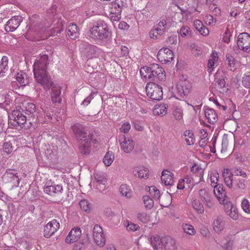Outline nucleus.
Listing matches in <instances>:
<instances>
[{"mask_svg":"<svg viewBox=\"0 0 250 250\" xmlns=\"http://www.w3.org/2000/svg\"><path fill=\"white\" fill-rule=\"evenodd\" d=\"M48 64V56L42 55L36 59L33 65V72L35 79L45 90L52 87L51 99L54 103H61L62 102L61 87L53 83L51 78L48 75L46 71Z\"/></svg>","mask_w":250,"mask_h":250,"instance_id":"1","label":"nucleus"},{"mask_svg":"<svg viewBox=\"0 0 250 250\" xmlns=\"http://www.w3.org/2000/svg\"><path fill=\"white\" fill-rule=\"evenodd\" d=\"M72 129L76 139L80 145L79 150L82 154L87 155L90 151L91 141L92 135L87 133L85 128L81 124L74 125Z\"/></svg>","mask_w":250,"mask_h":250,"instance_id":"2","label":"nucleus"},{"mask_svg":"<svg viewBox=\"0 0 250 250\" xmlns=\"http://www.w3.org/2000/svg\"><path fill=\"white\" fill-rule=\"evenodd\" d=\"M140 73L145 78L157 83L163 82L166 78L163 68L156 63L151 64L149 66L142 67Z\"/></svg>","mask_w":250,"mask_h":250,"instance_id":"3","label":"nucleus"},{"mask_svg":"<svg viewBox=\"0 0 250 250\" xmlns=\"http://www.w3.org/2000/svg\"><path fill=\"white\" fill-rule=\"evenodd\" d=\"M90 37L97 41H106L109 39L110 33L107 24L104 21H98L94 23L90 29Z\"/></svg>","mask_w":250,"mask_h":250,"instance_id":"4","label":"nucleus"},{"mask_svg":"<svg viewBox=\"0 0 250 250\" xmlns=\"http://www.w3.org/2000/svg\"><path fill=\"white\" fill-rule=\"evenodd\" d=\"M222 175L226 185L230 188H232V178L238 176L246 177L247 176L246 172L242 169L236 167L231 168L230 172L229 169L224 170Z\"/></svg>","mask_w":250,"mask_h":250,"instance_id":"5","label":"nucleus"},{"mask_svg":"<svg viewBox=\"0 0 250 250\" xmlns=\"http://www.w3.org/2000/svg\"><path fill=\"white\" fill-rule=\"evenodd\" d=\"M146 95L152 100L160 101L162 99L163 92L162 87L154 82L148 83L146 86Z\"/></svg>","mask_w":250,"mask_h":250,"instance_id":"6","label":"nucleus"},{"mask_svg":"<svg viewBox=\"0 0 250 250\" xmlns=\"http://www.w3.org/2000/svg\"><path fill=\"white\" fill-rule=\"evenodd\" d=\"M2 178L6 183H11L12 188H17L19 186L20 179L17 170L12 169H7Z\"/></svg>","mask_w":250,"mask_h":250,"instance_id":"7","label":"nucleus"},{"mask_svg":"<svg viewBox=\"0 0 250 250\" xmlns=\"http://www.w3.org/2000/svg\"><path fill=\"white\" fill-rule=\"evenodd\" d=\"M93 236L94 241L100 247H103L106 242V238L102 228L99 225H95L93 229Z\"/></svg>","mask_w":250,"mask_h":250,"instance_id":"8","label":"nucleus"},{"mask_svg":"<svg viewBox=\"0 0 250 250\" xmlns=\"http://www.w3.org/2000/svg\"><path fill=\"white\" fill-rule=\"evenodd\" d=\"M44 192L52 196H61L63 191V188L62 185L58 184L55 182L48 183L44 186L43 188Z\"/></svg>","mask_w":250,"mask_h":250,"instance_id":"9","label":"nucleus"},{"mask_svg":"<svg viewBox=\"0 0 250 250\" xmlns=\"http://www.w3.org/2000/svg\"><path fill=\"white\" fill-rule=\"evenodd\" d=\"M237 46L244 52L250 51V36L247 33H242L238 37Z\"/></svg>","mask_w":250,"mask_h":250,"instance_id":"10","label":"nucleus"},{"mask_svg":"<svg viewBox=\"0 0 250 250\" xmlns=\"http://www.w3.org/2000/svg\"><path fill=\"white\" fill-rule=\"evenodd\" d=\"M12 118L13 119H10V123L15 127L21 126L26 122V120H28L27 117L18 110H14L13 111Z\"/></svg>","mask_w":250,"mask_h":250,"instance_id":"11","label":"nucleus"},{"mask_svg":"<svg viewBox=\"0 0 250 250\" xmlns=\"http://www.w3.org/2000/svg\"><path fill=\"white\" fill-rule=\"evenodd\" d=\"M60 223L56 219H53L48 223L44 227V236L49 238L59 229Z\"/></svg>","mask_w":250,"mask_h":250,"instance_id":"12","label":"nucleus"},{"mask_svg":"<svg viewBox=\"0 0 250 250\" xmlns=\"http://www.w3.org/2000/svg\"><path fill=\"white\" fill-rule=\"evenodd\" d=\"M81 48L88 59L96 57L99 53V49L94 45L83 43L82 45Z\"/></svg>","mask_w":250,"mask_h":250,"instance_id":"13","label":"nucleus"},{"mask_svg":"<svg viewBox=\"0 0 250 250\" xmlns=\"http://www.w3.org/2000/svg\"><path fill=\"white\" fill-rule=\"evenodd\" d=\"M119 142L121 148L125 153H129L134 149L135 144L131 139L126 138L123 135L120 137Z\"/></svg>","mask_w":250,"mask_h":250,"instance_id":"14","label":"nucleus"},{"mask_svg":"<svg viewBox=\"0 0 250 250\" xmlns=\"http://www.w3.org/2000/svg\"><path fill=\"white\" fill-rule=\"evenodd\" d=\"M191 83L187 80L180 81L177 85V90L181 97L187 96L191 91Z\"/></svg>","mask_w":250,"mask_h":250,"instance_id":"15","label":"nucleus"},{"mask_svg":"<svg viewBox=\"0 0 250 250\" xmlns=\"http://www.w3.org/2000/svg\"><path fill=\"white\" fill-rule=\"evenodd\" d=\"M22 21V18L21 16L12 17L5 25V30L7 32H13L15 31L20 25Z\"/></svg>","mask_w":250,"mask_h":250,"instance_id":"16","label":"nucleus"},{"mask_svg":"<svg viewBox=\"0 0 250 250\" xmlns=\"http://www.w3.org/2000/svg\"><path fill=\"white\" fill-rule=\"evenodd\" d=\"M157 58L161 62H170L173 58L172 52L168 48H163L158 51Z\"/></svg>","mask_w":250,"mask_h":250,"instance_id":"17","label":"nucleus"},{"mask_svg":"<svg viewBox=\"0 0 250 250\" xmlns=\"http://www.w3.org/2000/svg\"><path fill=\"white\" fill-rule=\"evenodd\" d=\"M22 111L27 115L28 121H30L31 119L32 121L34 120L36 115V106L33 103H25Z\"/></svg>","mask_w":250,"mask_h":250,"instance_id":"18","label":"nucleus"},{"mask_svg":"<svg viewBox=\"0 0 250 250\" xmlns=\"http://www.w3.org/2000/svg\"><path fill=\"white\" fill-rule=\"evenodd\" d=\"M82 235L81 230L79 228L71 229L65 239L66 243L71 244L76 242Z\"/></svg>","mask_w":250,"mask_h":250,"instance_id":"19","label":"nucleus"},{"mask_svg":"<svg viewBox=\"0 0 250 250\" xmlns=\"http://www.w3.org/2000/svg\"><path fill=\"white\" fill-rule=\"evenodd\" d=\"M162 245L165 250H178L175 240L169 236L163 237Z\"/></svg>","mask_w":250,"mask_h":250,"instance_id":"20","label":"nucleus"},{"mask_svg":"<svg viewBox=\"0 0 250 250\" xmlns=\"http://www.w3.org/2000/svg\"><path fill=\"white\" fill-rule=\"evenodd\" d=\"M132 173L135 177L141 179H147L149 176V170L148 168L144 166H139L134 167Z\"/></svg>","mask_w":250,"mask_h":250,"instance_id":"21","label":"nucleus"},{"mask_svg":"<svg viewBox=\"0 0 250 250\" xmlns=\"http://www.w3.org/2000/svg\"><path fill=\"white\" fill-rule=\"evenodd\" d=\"M225 223L224 218L222 216H218L214 219L213 223V228L214 230L219 233L221 232L224 229Z\"/></svg>","mask_w":250,"mask_h":250,"instance_id":"22","label":"nucleus"},{"mask_svg":"<svg viewBox=\"0 0 250 250\" xmlns=\"http://www.w3.org/2000/svg\"><path fill=\"white\" fill-rule=\"evenodd\" d=\"M173 174L168 170H163L162 172L161 180L166 186H171L173 183Z\"/></svg>","mask_w":250,"mask_h":250,"instance_id":"23","label":"nucleus"},{"mask_svg":"<svg viewBox=\"0 0 250 250\" xmlns=\"http://www.w3.org/2000/svg\"><path fill=\"white\" fill-rule=\"evenodd\" d=\"M127 6V0H116L114 2L111 3L110 8L113 11L116 10L119 12H122L123 9Z\"/></svg>","mask_w":250,"mask_h":250,"instance_id":"24","label":"nucleus"},{"mask_svg":"<svg viewBox=\"0 0 250 250\" xmlns=\"http://www.w3.org/2000/svg\"><path fill=\"white\" fill-rule=\"evenodd\" d=\"M65 24V21L62 20L61 18L58 19L56 23L53 28L51 29V34L52 36L57 35L60 34L64 29V25Z\"/></svg>","mask_w":250,"mask_h":250,"instance_id":"25","label":"nucleus"},{"mask_svg":"<svg viewBox=\"0 0 250 250\" xmlns=\"http://www.w3.org/2000/svg\"><path fill=\"white\" fill-rule=\"evenodd\" d=\"M205 115L208 123L213 124L218 120L217 115L215 110L210 108H208L205 111Z\"/></svg>","mask_w":250,"mask_h":250,"instance_id":"26","label":"nucleus"},{"mask_svg":"<svg viewBox=\"0 0 250 250\" xmlns=\"http://www.w3.org/2000/svg\"><path fill=\"white\" fill-rule=\"evenodd\" d=\"M45 29H44L42 27H41L40 26V25L39 23H32L28 26L27 33L28 34H31L33 33L36 34H39L45 31Z\"/></svg>","mask_w":250,"mask_h":250,"instance_id":"27","label":"nucleus"},{"mask_svg":"<svg viewBox=\"0 0 250 250\" xmlns=\"http://www.w3.org/2000/svg\"><path fill=\"white\" fill-rule=\"evenodd\" d=\"M214 188V193L215 195L219 199V201L221 199L224 200L226 197V192L224 189V187L222 184H218Z\"/></svg>","mask_w":250,"mask_h":250,"instance_id":"28","label":"nucleus"},{"mask_svg":"<svg viewBox=\"0 0 250 250\" xmlns=\"http://www.w3.org/2000/svg\"><path fill=\"white\" fill-rule=\"evenodd\" d=\"M191 171L192 172L193 174H195V175H193V176H195V177L197 176L196 174H199V181L198 182H195V184H192L191 185V187L190 186H188V188H192L195 184H197L198 182H200V181H202L203 179V172L204 170L203 169H202L201 167H198L197 165L195 164L194 165L191 167L190 169Z\"/></svg>","mask_w":250,"mask_h":250,"instance_id":"29","label":"nucleus"},{"mask_svg":"<svg viewBox=\"0 0 250 250\" xmlns=\"http://www.w3.org/2000/svg\"><path fill=\"white\" fill-rule=\"evenodd\" d=\"M225 63L226 65H228L227 69L228 70L231 71H234L235 70L236 60L231 55L227 54L226 55V60Z\"/></svg>","mask_w":250,"mask_h":250,"instance_id":"30","label":"nucleus"},{"mask_svg":"<svg viewBox=\"0 0 250 250\" xmlns=\"http://www.w3.org/2000/svg\"><path fill=\"white\" fill-rule=\"evenodd\" d=\"M162 240L163 237L161 238L158 236H153L150 238V243L154 250H159L163 248Z\"/></svg>","mask_w":250,"mask_h":250,"instance_id":"31","label":"nucleus"},{"mask_svg":"<svg viewBox=\"0 0 250 250\" xmlns=\"http://www.w3.org/2000/svg\"><path fill=\"white\" fill-rule=\"evenodd\" d=\"M67 34L71 39H75L79 36V33L76 24L70 23L67 28Z\"/></svg>","mask_w":250,"mask_h":250,"instance_id":"32","label":"nucleus"},{"mask_svg":"<svg viewBox=\"0 0 250 250\" xmlns=\"http://www.w3.org/2000/svg\"><path fill=\"white\" fill-rule=\"evenodd\" d=\"M16 79L21 86H24L29 83V79L27 75L23 72L18 73L16 76Z\"/></svg>","mask_w":250,"mask_h":250,"instance_id":"33","label":"nucleus"},{"mask_svg":"<svg viewBox=\"0 0 250 250\" xmlns=\"http://www.w3.org/2000/svg\"><path fill=\"white\" fill-rule=\"evenodd\" d=\"M96 184L95 185L96 188L99 190H104L105 188V183L106 182L105 178L103 176L96 174L94 176Z\"/></svg>","mask_w":250,"mask_h":250,"instance_id":"34","label":"nucleus"},{"mask_svg":"<svg viewBox=\"0 0 250 250\" xmlns=\"http://www.w3.org/2000/svg\"><path fill=\"white\" fill-rule=\"evenodd\" d=\"M218 58L217 53L213 52L208 60V71L209 73H211L213 71L214 64L217 62Z\"/></svg>","mask_w":250,"mask_h":250,"instance_id":"35","label":"nucleus"},{"mask_svg":"<svg viewBox=\"0 0 250 250\" xmlns=\"http://www.w3.org/2000/svg\"><path fill=\"white\" fill-rule=\"evenodd\" d=\"M168 105L167 104H162L155 106L153 109L154 114L164 116L167 113Z\"/></svg>","mask_w":250,"mask_h":250,"instance_id":"36","label":"nucleus"},{"mask_svg":"<svg viewBox=\"0 0 250 250\" xmlns=\"http://www.w3.org/2000/svg\"><path fill=\"white\" fill-rule=\"evenodd\" d=\"M245 180L238 177L232 178V186L235 189H244L245 188Z\"/></svg>","mask_w":250,"mask_h":250,"instance_id":"37","label":"nucleus"},{"mask_svg":"<svg viewBox=\"0 0 250 250\" xmlns=\"http://www.w3.org/2000/svg\"><path fill=\"white\" fill-rule=\"evenodd\" d=\"M167 26V22L165 19L160 20L159 23L153 26L157 30V33L159 32V34L163 35L165 32Z\"/></svg>","mask_w":250,"mask_h":250,"instance_id":"38","label":"nucleus"},{"mask_svg":"<svg viewBox=\"0 0 250 250\" xmlns=\"http://www.w3.org/2000/svg\"><path fill=\"white\" fill-rule=\"evenodd\" d=\"M215 79L217 80L216 83H217L218 90L219 92L221 93L227 92L228 90V88L226 85V82L224 79L221 78L217 79V78H216Z\"/></svg>","mask_w":250,"mask_h":250,"instance_id":"39","label":"nucleus"},{"mask_svg":"<svg viewBox=\"0 0 250 250\" xmlns=\"http://www.w3.org/2000/svg\"><path fill=\"white\" fill-rule=\"evenodd\" d=\"M120 193L127 198H129L131 197L132 192L129 186L126 184L122 185L120 187Z\"/></svg>","mask_w":250,"mask_h":250,"instance_id":"40","label":"nucleus"},{"mask_svg":"<svg viewBox=\"0 0 250 250\" xmlns=\"http://www.w3.org/2000/svg\"><path fill=\"white\" fill-rule=\"evenodd\" d=\"M114 160V155L113 152L108 151L103 159V163L106 166L111 165Z\"/></svg>","mask_w":250,"mask_h":250,"instance_id":"41","label":"nucleus"},{"mask_svg":"<svg viewBox=\"0 0 250 250\" xmlns=\"http://www.w3.org/2000/svg\"><path fill=\"white\" fill-rule=\"evenodd\" d=\"M219 177V174L217 171H213L210 173L209 178L211 183L210 185L213 188L218 184Z\"/></svg>","mask_w":250,"mask_h":250,"instance_id":"42","label":"nucleus"},{"mask_svg":"<svg viewBox=\"0 0 250 250\" xmlns=\"http://www.w3.org/2000/svg\"><path fill=\"white\" fill-rule=\"evenodd\" d=\"M8 59L6 56H3L0 62V74L2 73H5L8 70Z\"/></svg>","mask_w":250,"mask_h":250,"instance_id":"43","label":"nucleus"},{"mask_svg":"<svg viewBox=\"0 0 250 250\" xmlns=\"http://www.w3.org/2000/svg\"><path fill=\"white\" fill-rule=\"evenodd\" d=\"M192 206L194 209L199 214H202L204 212L203 206L198 200H194L192 203Z\"/></svg>","mask_w":250,"mask_h":250,"instance_id":"44","label":"nucleus"},{"mask_svg":"<svg viewBox=\"0 0 250 250\" xmlns=\"http://www.w3.org/2000/svg\"><path fill=\"white\" fill-rule=\"evenodd\" d=\"M184 136L185 141L188 145L191 146L194 144V141L193 138V133L192 132H190L189 130H186L184 132Z\"/></svg>","mask_w":250,"mask_h":250,"instance_id":"45","label":"nucleus"},{"mask_svg":"<svg viewBox=\"0 0 250 250\" xmlns=\"http://www.w3.org/2000/svg\"><path fill=\"white\" fill-rule=\"evenodd\" d=\"M182 228L185 233L189 235H194L196 233V230L190 224H185L182 226Z\"/></svg>","mask_w":250,"mask_h":250,"instance_id":"46","label":"nucleus"},{"mask_svg":"<svg viewBox=\"0 0 250 250\" xmlns=\"http://www.w3.org/2000/svg\"><path fill=\"white\" fill-rule=\"evenodd\" d=\"M145 207L147 209H151L154 206V202L149 196L145 195L143 197Z\"/></svg>","mask_w":250,"mask_h":250,"instance_id":"47","label":"nucleus"},{"mask_svg":"<svg viewBox=\"0 0 250 250\" xmlns=\"http://www.w3.org/2000/svg\"><path fill=\"white\" fill-rule=\"evenodd\" d=\"M149 193L150 195L155 199H159L160 197V192L155 186H151L149 188Z\"/></svg>","mask_w":250,"mask_h":250,"instance_id":"48","label":"nucleus"},{"mask_svg":"<svg viewBox=\"0 0 250 250\" xmlns=\"http://www.w3.org/2000/svg\"><path fill=\"white\" fill-rule=\"evenodd\" d=\"M121 12L117 11L116 10L113 11V9H110L109 15H110V20L112 21H119L121 19Z\"/></svg>","mask_w":250,"mask_h":250,"instance_id":"49","label":"nucleus"},{"mask_svg":"<svg viewBox=\"0 0 250 250\" xmlns=\"http://www.w3.org/2000/svg\"><path fill=\"white\" fill-rule=\"evenodd\" d=\"M225 200H222L221 201L220 200V203H222L224 205V210L225 211L227 214H228L230 210L233 209V208L235 207L230 202L227 201L226 202H225Z\"/></svg>","mask_w":250,"mask_h":250,"instance_id":"50","label":"nucleus"},{"mask_svg":"<svg viewBox=\"0 0 250 250\" xmlns=\"http://www.w3.org/2000/svg\"><path fill=\"white\" fill-rule=\"evenodd\" d=\"M137 219L144 223H146L149 220V216L145 212H139L137 214Z\"/></svg>","mask_w":250,"mask_h":250,"instance_id":"51","label":"nucleus"},{"mask_svg":"<svg viewBox=\"0 0 250 250\" xmlns=\"http://www.w3.org/2000/svg\"><path fill=\"white\" fill-rule=\"evenodd\" d=\"M81 208L87 212L90 210V204L86 200H82L79 203Z\"/></svg>","mask_w":250,"mask_h":250,"instance_id":"52","label":"nucleus"},{"mask_svg":"<svg viewBox=\"0 0 250 250\" xmlns=\"http://www.w3.org/2000/svg\"><path fill=\"white\" fill-rule=\"evenodd\" d=\"M125 226L128 231H134L137 230L139 228L138 225L135 224L131 222H129L128 221H126V223H125Z\"/></svg>","mask_w":250,"mask_h":250,"instance_id":"53","label":"nucleus"},{"mask_svg":"<svg viewBox=\"0 0 250 250\" xmlns=\"http://www.w3.org/2000/svg\"><path fill=\"white\" fill-rule=\"evenodd\" d=\"M199 194L203 201L210 198L208 190L206 189H201L199 191Z\"/></svg>","mask_w":250,"mask_h":250,"instance_id":"54","label":"nucleus"},{"mask_svg":"<svg viewBox=\"0 0 250 250\" xmlns=\"http://www.w3.org/2000/svg\"><path fill=\"white\" fill-rule=\"evenodd\" d=\"M241 206L246 213H250V203L247 199L243 200Z\"/></svg>","mask_w":250,"mask_h":250,"instance_id":"55","label":"nucleus"},{"mask_svg":"<svg viewBox=\"0 0 250 250\" xmlns=\"http://www.w3.org/2000/svg\"><path fill=\"white\" fill-rule=\"evenodd\" d=\"M3 149L7 154H10L13 151L12 144L9 142L4 143L3 146Z\"/></svg>","mask_w":250,"mask_h":250,"instance_id":"56","label":"nucleus"},{"mask_svg":"<svg viewBox=\"0 0 250 250\" xmlns=\"http://www.w3.org/2000/svg\"><path fill=\"white\" fill-rule=\"evenodd\" d=\"M227 214L234 220H237L238 218V210L235 207Z\"/></svg>","mask_w":250,"mask_h":250,"instance_id":"57","label":"nucleus"},{"mask_svg":"<svg viewBox=\"0 0 250 250\" xmlns=\"http://www.w3.org/2000/svg\"><path fill=\"white\" fill-rule=\"evenodd\" d=\"M173 115L175 118L177 120H180L183 118V112L181 109L176 108L173 112Z\"/></svg>","mask_w":250,"mask_h":250,"instance_id":"58","label":"nucleus"},{"mask_svg":"<svg viewBox=\"0 0 250 250\" xmlns=\"http://www.w3.org/2000/svg\"><path fill=\"white\" fill-rule=\"evenodd\" d=\"M243 85L247 88H250V74L245 75L242 78Z\"/></svg>","mask_w":250,"mask_h":250,"instance_id":"59","label":"nucleus"},{"mask_svg":"<svg viewBox=\"0 0 250 250\" xmlns=\"http://www.w3.org/2000/svg\"><path fill=\"white\" fill-rule=\"evenodd\" d=\"M205 21L206 23L208 25H214L216 22L212 16L208 15L205 16Z\"/></svg>","mask_w":250,"mask_h":250,"instance_id":"60","label":"nucleus"},{"mask_svg":"<svg viewBox=\"0 0 250 250\" xmlns=\"http://www.w3.org/2000/svg\"><path fill=\"white\" fill-rule=\"evenodd\" d=\"M149 37L150 38L153 39H156L160 37L162 35L159 34V32L157 33V30L153 27L151 29L149 33Z\"/></svg>","mask_w":250,"mask_h":250,"instance_id":"61","label":"nucleus"},{"mask_svg":"<svg viewBox=\"0 0 250 250\" xmlns=\"http://www.w3.org/2000/svg\"><path fill=\"white\" fill-rule=\"evenodd\" d=\"M182 37L188 36L189 33V28L188 26H182L180 30L178 32Z\"/></svg>","mask_w":250,"mask_h":250,"instance_id":"62","label":"nucleus"},{"mask_svg":"<svg viewBox=\"0 0 250 250\" xmlns=\"http://www.w3.org/2000/svg\"><path fill=\"white\" fill-rule=\"evenodd\" d=\"M177 42V37L176 35H172L168 37L167 40V43H169L171 45L176 44Z\"/></svg>","mask_w":250,"mask_h":250,"instance_id":"63","label":"nucleus"},{"mask_svg":"<svg viewBox=\"0 0 250 250\" xmlns=\"http://www.w3.org/2000/svg\"><path fill=\"white\" fill-rule=\"evenodd\" d=\"M182 179L184 180L185 183L188 185L194 182V177L193 175H187L184 179Z\"/></svg>","mask_w":250,"mask_h":250,"instance_id":"64","label":"nucleus"}]
</instances>
